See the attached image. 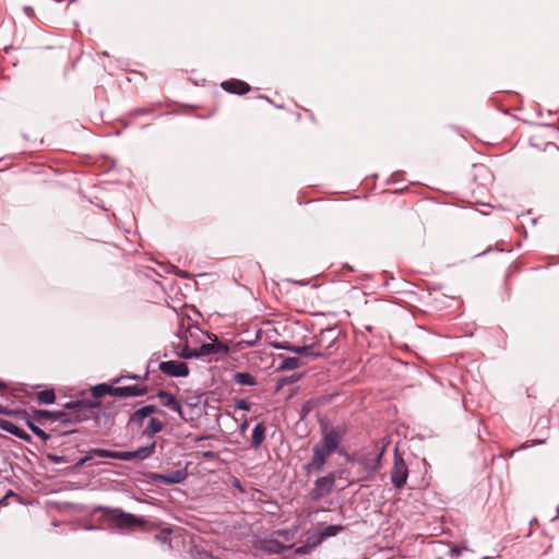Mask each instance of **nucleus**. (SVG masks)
I'll use <instances>...</instances> for the list:
<instances>
[{"label": "nucleus", "mask_w": 559, "mask_h": 559, "mask_svg": "<svg viewBox=\"0 0 559 559\" xmlns=\"http://www.w3.org/2000/svg\"><path fill=\"white\" fill-rule=\"evenodd\" d=\"M164 429V424L155 417L150 418L146 427L142 431L143 437L153 438L156 433Z\"/></svg>", "instance_id": "18"}, {"label": "nucleus", "mask_w": 559, "mask_h": 559, "mask_svg": "<svg viewBox=\"0 0 559 559\" xmlns=\"http://www.w3.org/2000/svg\"><path fill=\"white\" fill-rule=\"evenodd\" d=\"M233 486L239 489L240 492H245V488L242 487L240 480L238 478H235L233 480Z\"/></svg>", "instance_id": "34"}, {"label": "nucleus", "mask_w": 559, "mask_h": 559, "mask_svg": "<svg viewBox=\"0 0 559 559\" xmlns=\"http://www.w3.org/2000/svg\"><path fill=\"white\" fill-rule=\"evenodd\" d=\"M92 459H93V456H92V453H91V451H90L85 456L81 457V459L76 462L75 467H76V468L82 467L83 465H85V464H86L88 461H91Z\"/></svg>", "instance_id": "30"}, {"label": "nucleus", "mask_w": 559, "mask_h": 559, "mask_svg": "<svg viewBox=\"0 0 559 559\" xmlns=\"http://www.w3.org/2000/svg\"><path fill=\"white\" fill-rule=\"evenodd\" d=\"M156 442L140 447L134 451H116L115 460L120 461H133V460H146L155 453Z\"/></svg>", "instance_id": "9"}, {"label": "nucleus", "mask_w": 559, "mask_h": 559, "mask_svg": "<svg viewBox=\"0 0 559 559\" xmlns=\"http://www.w3.org/2000/svg\"><path fill=\"white\" fill-rule=\"evenodd\" d=\"M266 427L263 423H258L251 435V448L259 449L265 439Z\"/></svg>", "instance_id": "17"}, {"label": "nucleus", "mask_w": 559, "mask_h": 559, "mask_svg": "<svg viewBox=\"0 0 559 559\" xmlns=\"http://www.w3.org/2000/svg\"><path fill=\"white\" fill-rule=\"evenodd\" d=\"M93 459L95 456L102 457V459H115L116 451H110L106 449H92L91 450Z\"/></svg>", "instance_id": "26"}, {"label": "nucleus", "mask_w": 559, "mask_h": 559, "mask_svg": "<svg viewBox=\"0 0 559 559\" xmlns=\"http://www.w3.org/2000/svg\"><path fill=\"white\" fill-rule=\"evenodd\" d=\"M23 11L28 17H32L34 15V9L29 5L23 7Z\"/></svg>", "instance_id": "35"}, {"label": "nucleus", "mask_w": 559, "mask_h": 559, "mask_svg": "<svg viewBox=\"0 0 559 559\" xmlns=\"http://www.w3.org/2000/svg\"><path fill=\"white\" fill-rule=\"evenodd\" d=\"M313 549L308 545L307 542L304 545L295 548V554L299 556H307L310 555Z\"/></svg>", "instance_id": "28"}, {"label": "nucleus", "mask_w": 559, "mask_h": 559, "mask_svg": "<svg viewBox=\"0 0 559 559\" xmlns=\"http://www.w3.org/2000/svg\"><path fill=\"white\" fill-rule=\"evenodd\" d=\"M535 443L539 444V443H544V441L543 440H537V441H535Z\"/></svg>", "instance_id": "40"}, {"label": "nucleus", "mask_w": 559, "mask_h": 559, "mask_svg": "<svg viewBox=\"0 0 559 559\" xmlns=\"http://www.w3.org/2000/svg\"><path fill=\"white\" fill-rule=\"evenodd\" d=\"M344 530H345V526L342 524L325 525L323 523H320L317 526V531L320 533L323 540H326L328 538L338 535Z\"/></svg>", "instance_id": "16"}, {"label": "nucleus", "mask_w": 559, "mask_h": 559, "mask_svg": "<svg viewBox=\"0 0 559 559\" xmlns=\"http://www.w3.org/2000/svg\"><path fill=\"white\" fill-rule=\"evenodd\" d=\"M300 360L297 357H285L282 359L277 369L281 371L295 370L300 367Z\"/></svg>", "instance_id": "20"}, {"label": "nucleus", "mask_w": 559, "mask_h": 559, "mask_svg": "<svg viewBox=\"0 0 559 559\" xmlns=\"http://www.w3.org/2000/svg\"><path fill=\"white\" fill-rule=\"evenodd\" d=\"M277 347L310 358L328 357L338 348V332L333 328L325 329L310 344L299 346L284 343Z\"/></svg>", "instance_id": "2"}, {"label": "nucleus", "mask_w": 559, "mask_h": 559, "mask_svg": "<svg viewBox=\"0 0 559 559\" xmlns=\"http://www.w3.org/2000/svg\"><path fill=\"white\" fill-rule=\"evenodd\" d=\"M157 412V407L155 405H145L139 409H136L129 419V423H132L136 426H142L145 418L150 415Z\"/></svg>", "instance_id": "15"}, {"label": "nucleus", "mask_w": 559, "mask_h": 559, "mask_svg": "<svg viewBox=\"0 0 559 559\" xmlns=\"http://www.w3.org/2000/svg\"><path fill=\"white\" fill-rule=\"evenodd\" d=\"M114 388L106 384V383H99L94 386H92V397H80L76 400H72L70 402H67L64 404L66 408H79V412L91 414V418L93 417L92 409L98 408L102 406V402L99 401L100 397L105 395H112ZM84 395V393L82 394Z\"/></svg>", "instance_id": "5"}, {"label": "nucleus", "mask_w": 559, "mask_h": 559, "mask_svg": "<svg viewBox=\"0 0 559 559\" xmlns=\"http://www.w3.org/2000/svg\"><path fill=\"white\" fill-rule=\"evenodd\" d=\"M198 354V358L211 356L214 354H227L229 352L228 345L219 342L215 336L212 343L202 344L200 347L195 348Z\"/></svg>", "instance_id": "11"}, {"label": "nucleus", "mask_w": 559, "mask_h": 559, "mask_svg": "<svg viewBox=\"0 0 559 559\" xmlns=\"http://www.w3.org/2000/svg\"><path fill=\"white\" fill-rule=\"evenodd\" d=\"M205 455L211 456L212 452H206Z\"/></svg>", "instance_id": "41"}, {"label": "nucleus", "mask_w": 559, "mask_h": 559, "mask_svg": "<svg viewBox=\"0 0 559 559\" xmlns=\"http://www.w3.org/2000/svg\"><path fill=\"white\" fill-rule=\"evenodd\" d=\"M5 388V384L2 381H0V390H4Z\"/></svg>", "instance_id": "39"}, {"label": "nucleus", "mask_w": 559, "mask_h": 559, "mask_svg": "<svg viewBox=\"0 0 559 559\" xmlns=\"http://www.w3.org/2000/svg\"><path fill=\"white\" fill-rule=\"evenodd\" d=\"M408 477V467L397 452L394 454V463L391 471V483L396 489H401L406 484Z\"/></svg>", "instance_id": "8"}, {"label": "nucleus", "mask_w": 559, "mask_h": 559, "mask_svg": "<svg viewBox=\"0 0 559 559\" xmlns=\"http://www.w3.org/2000/svg\"><path fill=\"white\" fill-rule=\"evenodd\" d=\"M222 87L224 91H226L228 93L238 94V95L246 94L250 91V85L240 80L224 81L222 83Z\"/></svg>", "instance_id": "14"}, {"label": "nucleus", "mask_w": 559, "mask_h": 559, "mask_svg": "<svg viewBox=\"0 0 559 559\" xmlns=\"http://www.w3.org/2000/svg\"><path fill=\"white\" fill-rule=\"evenodd\" d=\"M156 395L160 400L163 406L168 407L183 417L181 403L170 392L159 390Z\"/></svg>", "instance_id": "12"}, {"label": "nucleus", "mask_w": 559, "mask_h": 559, "mask_svg": "<svg viewBox=\"0 0 559 559\" xmlns=\"http://www.w3.org/2000/svg\"><path fill=\"white\" fill-rule=\"evenodd\" d=\"M35 419H31L28 418L26 420V424H27V427L32 430V432L34 435H36L38 438H40L43 441H47L50 439V435L47 433L46 431H44L41 428H39L36 424H35Z\"/></svg>", "instance_id": "22"}, {"label": "nucleus", "mask_w": 559, "mask_h": 559, "mask_svg": "<svg viewBox=\"0 0 559 559\" xmlns=\"http://www.w3.org/2000/svg\"><path fill=\"white\" fill-rule=\"evenodd\" d=\"M0 429H2L3 431H7L15 437H19L20 435H22V431L24 430V429L20 428L19 426H16L11 420L3 419V418H0Z\"/></svg>", "instance_id": "21"}, {"label": "nucleus", "mask_w": 559, "mask_h": 559, "mask_svg": "<svg viewBox=\"0 0 559 559\" xmlns=\"http://www.w3.org/2000/svg\"><path fill=\"white\" fill-rule=\"evenodd\" d=\"M465 549H466V547L455 546V547H451L449 549V552L451 556L455 557V556H460Z\"/></svg>", "instance_id": "31"}, {"label": "nucleus", "mask_w": 559, "mask_h": 559, "mask_svg": "<svg viewBox=\"0 0 559 559\" xmlns=\"http://www.w3.org/2000/svg\"><path fill=\"white\" fill-rule=\"evenodd\" d=\"M342 475L343 472L334 471L324 476L318 477L309 492L310 500L320 501L324 497L329 496L334 490L336 480L342 478Z\"/></svg>", "instance_id": "6"}, {"label": "nucleus", "mask_w": 559, "mask_h": 559, "mask_svg": "<svg viewBox=\"0 0 559 559\" xmlns=\"http://www.w3.org/2000/svg\"><path fill=\"white\" fill-rule=\"evenodd\" d=\"M178 355L183 359L198 358L195 348H190L188 345V342H186L185 346L181 348V350L178 353Z\"/></svg>", "instance_id": "25"}, {"label": "nucleus", "mask_w": 559, "mask_h": 559, "mask_svg": "<svg viewBox=\"0 0 559 559\" xmlns=\"http://www.w3.org/2000/svg\"><path fill=\"white\" fill-rule=\"evenodd\" d=\"M188 473L186 469H176L168 473H148L147 478L151 483L158 485H177L187 479Z\"/></svg>", "instance_id": "7"}, {"label": "nucleus", "mask_w": 559, "mask_h": 559, "mask_svg": "<svg viewBox=\"0 0 559 559\" xmlns=\"http://www.w3.org/2000/svg\"><path fill=\"white\" fill-rule=\"evenodd\" d=\"M158 369L169 377L180 378L189 376V367L186 362L168 360L162 361L158 365Z\"/></svg>", "instance_id": "10"}, {"label": "nucleus", "mask_w": 559, "mask_h": 559, "mask_svg": "<svg viewBox=\"0 0 559 559\" xmlns=\"http://www.w3.org/2000/svg\"><path fill=\"white\" fill-rule=\"evenodd\" d=\"M17 438L21 439V440H24L26 442H31L32 441V437L25 430H23L22 435H20Z\"/></svg>", "instance_id": "33"}, {"label": "nucleus", "mask_w": 559, "mask_h": 559, "mask_svg": "<svg viewBox=\"0 0 559 559\" xmlns=\"http://www.w3.org/2000/svg\"><path fill=\"white\" fill-rule=\"evenodd\" d=\"M93 512H103V522L121 532L131 531L135 526H142L145 524V520L143 518L124 512L120 508L96 506L94 507Z\"/></svg>", "instance_id": "3"}, {"label": "nucleus", "mask_w": 559, "mask_h": 559, "mask_svg": "<svg viewBox=\"0 0 559 559\" xmlns=\"http://www.w3.org/2000/svg\"><path fill=\"white\" fill-rule=\"evenodd\" d=\"M322 438L318 444L312 449V459L305 465V472L307 475L319 474L324 469L328 459L331 454L343 452L338 449L343 438L347 433V427L345 425H337L322 427Z\"/></svg>", "instance_id": "1"}, {"label": "nucleus", "mask_w": 559, "mask_h": 559, "mask_svg": "<svg viewBox=\"0 0 559 559\" xmlns=\"http://www.w3.org/2000/svg\"><path fill=\"white\" fill-rule=\"evenodd\" d=\"M155 539L163 544L170 543V530H163L155 535Z\"/></svg>", "instance_id": "27"}, {"label": "nucleus", "mask_w": 559, "mask_h": 559, "mask_svg": "<svg viewBox=\"0 0 559 559\" xmlns=\"http://www.w3.org/2000/svg\"><path fill=\"white\" fill-rule=\"evenodd\" d=\"M233 378L240 385L252 386L257 384L255 378L250 372H236Z\"/></svg>", "instance_id": "19"}, {"label": "nucleus", "mask_w": 559, "mask_h": 559, "mask_svg": "<svg viewBox=\"0 0 559 559\" xmlns=\"http://www.w3.org/2000/svg\"><path fill=\"white\" fill-rule=\"evenodd\" d=\"M48 459L55 463H63V462H67L66 457L64 456H60V455H57V454H49L48 455Z\"/></svg>", "instance_id": "32"}, {"label": "nucleus", "mask_w": 559, "mask_h": 559, "mask_svg": "<svg viewBox=\"0 0 559 559\" xmlns=\"http://www.w3.org/2000/svg\"><path fill=\"white\" fill-rule=\"evenodd\" d=\"M306 542L308 545L314 550L324 542L320 535V533L316 530L312 534H310Z\"/></svg>", "instance_id": "24"}, {"label": "nucleus", "mask_w": 559, "mask_h": 559, "mask_svg": "<svg viewBox=\"0 0 559 559\" xmlns=\"http://www.w3.org/2000/svg\"><path fill=\"white\" fill-rule=\"evenodd\" d=\"M37 400L40 404L50 405L55 403L56 395L53 390H44L40 391L37 395Z\"/></svg>", "instance_id": "23"}, {"label": "nucleus", "mask_w": 559, "mask_h": 559, "mask_svg": "<svg viewBox=\"0 0 559 559\" xmlns=\"http://www.w3.org/2000/svg\"><path fill=\"white\" fill-rule=\"evenodd\" d=\"M13 491H9V493L7 496H4L1 500H0V503H2L9 496H13Z\"/></svg>", "instance_id": "38"}, {"label": "nucleus", "mask_w": 559, "mask_h": 559, "mask_svg": "<svg viewBox=\"0 0 559 559\" xmlns=\"http://www.w3.org/2000/svg\"><path fill=\"white\" fill-rule=\"evenodd\" d=\"M235 407L241 411H250V404L245 400H237L235 402Z\"/></svg>", "instance_id": "29"}, {"label": "nucleus", "mask_w": 559, "mask_h": 559, "mask_svg": "<svg viewBox=\"0 0 559 559\" xmlns=\"http://www.w3.org/2000/svg\"><path fill=\"white\" fill-rule=\"evenodd\" d=\"M34 419L43 424L44 420L59 421L66 425H75L91 419V414L79 412V408H66L61 411L38 409L34 412Z\"/></svg>", "instance_id": "4"}, {"label": "nucleus", "mask_w": 559, "mask_h": 559, "mask_svg": "<svg viewBox=\"0 0 559 559\" xmlns=\"http://www.w3.org/2000/svg\"><path fill=\"white\" fill-rule=\"evenodd\" d=\"M248 425H249V424H248V420H247V419H245V420L240 424V427H239L240 431H241V432H245V431H246V429L248 428Z\"/></svg>", "instance_id": "37"}, {"label": "nucleus", "mask_w": 559, "mask_h": 559, "mask_svg": "<svg viewBox=\"0 0 559 559\" xmlns=\"http://www.w3.org/2000/svg\"><path fill=\"white\" fill-rule=\"evenodd\" d=\"M147 374H148L147 372H145L144 377H140V376H138V374H129V376H127L126 378H128V379H132V380H140V379H146V378H147Z\"/></svg>", "instance_id": "36"}, {"label": "nucleus", "mask_w": 559, "mask_h": 559, "mask_svg": "<svg viewBox=\"0 0 559 559\" xmlns=\"http://www.w3.org/2000/svg\"><path fill=\"white\" fill-rule=\"evenodd\" d=\"M147 393L146 386L141 385H124V386H115L112 390L114 396H143Z\"/></svg>", "instance_id": "13"}]
</instances>
